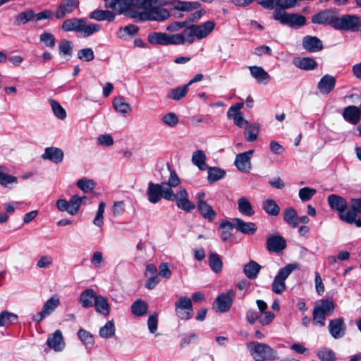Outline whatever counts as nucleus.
I'll list each match as a JSON object with an SVG mask.
<instances>
[{
  "label": "nucleus",
  "instance_id": "1",
  "mask_svg": "<svg viewBox=\"0 0 361 361\" xmlns=\"http://www.w3.org/2000/svg\"><path fill=\"white\" fill-rule=\"evenodd\" d=\"M105 7L116 11L139 20L164 21L169 18L168 10L162 8L169 6L172 9L191 11L197 9L200 4L197 1H182L180 0H104Z\"/></svg>",
  "mask_w": 361,
  "mask_h": 361
},
{
  "label": "nucleus",
  "instance_id": "2",
  "mask_svg": "<svg viewBox=\"0 0 361 361\" xmlns=\"http://www.w3.org/2000/svg\"><path fill=\"white\" fill-rule=\"evenodd\" d=\"M180 183V180L175 171L170 172L167 181L161 183L149 182L147 190L148 200L152 203H157L161 199L176 203H190L186 189L177 188Z\"/></svg>",
  "mask_w": 361,
  "mask_h": 361
},
{
  "label": "nucleus",
  "instance_id": "3",
  "mask_svg": "<svg viewBox=\"0 0 361 361\" xmlns=\"http://www.w3.org/2000/svg\"><path fill=\"white\" fill-rule=\"evenodd\" d=\"M246 346L255 361H273L278 359L277 351L264 343L249 341Z\"/></svg>",
  "mask_w": 361,
  "mask_h": 361
},
{
  "label": "nucleus",
  "instance_id": "4",
  "mask_svg": "<svg viewBox=\"0 0 361 361\" xmlns=\"http://www.w3.org/2000/svg\"><path fill=\"white\" fill-rule=\"evenodd\" d=\"M215 23L208 20L200 25H191L185 29V34L189 39V44L195 42V38L202 39L207 37L214 29Z\"/></svg>",
  "mask_w": 361,
  "mask_h": 361
},
{
  "label": "nucleus",
  "instance_id": "5",
  "mask_svg": "<svg viewBox=\"0 0 361 361\" xmlns=\"http://www.w3.org/2000/svg\"><path fill=\"white\" fill-rule=\"evenodd\" d=\"M273 18L281 24L295 29L301 27L306 23V18L304 16L298 13H288L278 8L274 11Z\"/></svg>",
  "mask_w": 361,
  "mask_h": 361
},
{
  "label": "nucleus",
  "instance_id": "6",
  "mask_svg": "<svg viewBox=\"0 0 361 361\" xmlns=\"http://www.w3.org/2000/svg\"><path fill=\"white\" fill-rule=\"evenodd\" d=\"M296 268L297 264H288L279 270L271 283V289L274 293L281 294L286 289V279Z\"/></svg>",
  "mask_w": 361,
  "mask_h": 361
},
{
  "label": "nucleus",
  "instance_id": "7",
  "mask_svg": "<svg viewBox=\"0 0 361 361\" xmlns=\"http://www.w3.org/2000/svg\"><path fill=\"white\" fill-rule=\"evenodd\" d=\"M360 17L355 15L337 16L335 30L345 31H359Z\"/></svg>",
  "mask_w": 361,
  "mask_h": 361
},
{
  "label": "nucleus",
  "instance_id": "8",
  "mask_svg": "<svg viewBox=\"0 0 361 361\" xmlns=\"http://www.w3.org/2000/svg\"><path fill=\"white\" fill-rule=\"evenodd\" d=\"M175 312L179 319L182 320L190 319L193 312L191 300L186 296L180 297L175 302Z\"/></svg>",
  "mask_w": 361,
  "mask_h": 361
},
{
  "label": "nucleus",
  "instance_id": "9",
  "mask_svg": "<svg viewBox=\"0 0 361 361\" xmlns=\"http://www.w3.org/2000/svg\"><path fill=\"white\" fill-rule=\"evenodd\" d=\"M338 11L334 9H325L312 16L311 21L314 24L328 25L335 28Z\"/></svg>",
  "mask_w": 361,
  "mask_h": 361
},
{
  "label": "nucleus",
  "instance_id": "10",
  "mask_svg": "<svg viewBox=\"0 0 361 361\" xmlns=\"http://www.w3.org/2000/svg\"><path fill=\"white\" fill-rule=\"evenodd\" d=\"M235 294V291L232 289L228 290L226 293L220 294L214 304L216 311L221 313L228 312L232 306Z\"/></svg>",
  "mask_w": 361,
  "mask_h": 361
},
{
  "label": "nucleus",
  "instance_id": "11",
  "mask_svg": "<svg viewBox=\"0 0 361 361\" xmlns=\"http://www.w3.org/2000/svg\"><path fill=\"white\" fill-rule=\"evenodd\" d=\"M333 209H336L339 212L340 219L348 223L353 224L357 216V210L355 204L348 208V204H330Z\"/></svg>",
  "mask_w": 361,
  "mask_h": 361
},
{
  "label": "nucleus",
  "instance_id": "12",
  "mask_svg": "<svg viewBox=\"0 0 361 361\" xmlns=\"http://www.w3.org/2000/svg\"><path fill=\"white\" fill-rule=\"evenodd\" d=\"M253 153L254 150L250 149L236 155L234 164L240 171L243 173H249L250 171L252 168L250 159Z\"/></svg>",
  "mask_w": 361,
  "mask_h": 361
},
{
  "label": "nucleus",
  "instance_id": "13",
  "mask_svg": "<svg viewBox=\"0 0 361 361\" xmlns=\"http://www.w3.org/2000/svg\"><path fill=\"white\" fill-rule=\"evenodd\" d=\"M328 329L334 338L338 339L345 334L346 326L342 318H336L329 321Z\"/></svg>",
  "mask_w": 361,
  "mask_h": 361
},
{
  "label": "nucleus",
  "instance_id": "14",
  "mask_svg": "<svg viewBox=\"0 0 361 361\" xmlns=\"http://www.w3.org/2000/svg\"><path fill=\"white\" fill-rule=\"evenodd\" d=\"M302 45L309 53H314L324 49L322 41L316 36L306 35L302 38Z\"/></svg>",
  "mask_w": 361,
  "mask_h": 361
},
{
  "label": "nucleus",
  "instance_id": "15",
  "mask_svg": "<svg viewBox=\"0 0 361 361\" xmlns=\"http://www.w3.org/2000/svg\"><path fill=\"white\" fill-rule=\"evenodd\" d=\"M79 6L78 0H63L56 11V18L57 19L63 18L67 14H70Z\"/></svg>",
  "mask_w": 361,
  "mask_h": 361
},
{
  "label": "nucleus",
  "instance_id": "16",
  "mask_svg": "<svg viewBox=\"0 0 361 361\" xmlns=\"http://www.w3.org/2000/svg\"><path fill=\"white\" fill-rule=\"evenodd\" d=\"M47 344L55 351H61L65 347V342L61 331L56 330L52 334H50L47 338Z\"/></svg>",
  "mask_w": 361,
  "mask_h": 361
},
{
  "label": "nucleus",
  "instance_id": "17",
  "mask_svg": "<svg viewBox=\"0 0 361 361\" xmlns=\"http://www.w3.org/2000/svg\"><path fill=\"white\" fill-rule=\"evenodd\" d=\"M232 221L236 231L243 234L253 235L257 231V226L252 222H245L239 218H233Z\"/></svg>",
  "mask_w": 361,
  "mask_h": 361
},
{
  "label": "nucleus",
  "instance_id": "18",
  "mask_svg": "<svg viewBox=\"0 0 361 361\" xmlns=\"http://www.w3.org/2000/svg\"><path fill=\"white\" fill-rule=\"evenodd\" d=\"M286 247L285 239L280 235H273L267 238V248L273 252H280Z\"/></svg>",
  "mask_w": 361,
  "mask_h": 361
},
{
  "label": "nucleus",
  "instance_id": "19",
  "mask_svg": "<svg viewBox=\"0 0 361 361\" xmlns=\"http://www.w3.org/2000/svg\"><path fill=\"white\" fill-rule=\"evenodd\" d=\"M343 117L346 121L357 124L361 118V109L354 105L348 106L343 109Z\"/></svg>",
  "mask_w": 361,
  "mask_h": 361
},
{
  "label": "nucleus",
  "instance_id": "20",
  "mask_svg": "<svg viewBox=\"0 0 361 361\" xmlns=\"http://www.w3.org/2000/svg\"><path fill=\"white\" fill-rule=\"evenodd\" d=\"M336 78L330 75H324L317 84V89L322 94H329L336 85Z\"/></svg>",
  "mask_w": 361,
  "mask_h": 361
},
{
  "label": "nucleus",
  "instance_id": "21",
  "mask_svg": "<svg viewBox=\"0 0 361 361\" xmlns=\"http://www.w3.org/2000/svg\"><path fill=\"white\" fill-rule=\"evenodd\" d=\"M63 152L61 149L49 147L45 149L44 153L42 155V157L44 160L47 159L55 164H59L63 161Z\"/></svg>",
  "mask_w": 361,
  "mask_h": 361
},
{
  "label": "nucleus",
  "instance_id": "22",
  "mask_svg": "<svg viewBox=\"0 0 361 361\" xmlns=\"http://www.w3.org/2000/svg\"><path fill=\"white\" fill-rule=\"evenodd\" d=\"M293 64L298 68L305 71H312L318 67L317 62L311 57H297L293 59Z\"/></svg>",
  "mask_w": 361,
  "mask_h": 361
},
{
  "label": "nucleus",
  "instance_id": "23",
  "mask_svg": "<svg viewBox=\"0 0 361 361\" xmlns=\"http://www.w3.org/2000/svg\"><path fill=\"white\" fill-rule=\"evenodd\" d=\"M97 295L92 288H87L83 290L80 295L79 300L84 308H88L93 306Z\"/></svg>",
  "mask_w": 361,
  "mask_h": 361
},
{
  "label": "nucleus",
  "instance_id": "24",
  "mask_svg": "<svg viewBox=\"0 0 361 361\" xmlns=\"http://www.w3.org/2000/svg\"><path fill=\"white\" fill-rule=\"evenodd\" d=\"M82 25H83V18H72L63 22L61 29L65 32H80Z\"/></svg>",
  "mask_w": 361,
  "mask_h": 361
},
{
  "label": "nucleus",
  "instance_id": "25",
  "mask_svg": "<svg viewBox=\"0 0 361 361\" xmlns=\"http://www.w3.org/2000/svg\"><path fill=\"white\" fill-rule=\"evenodd\" d=\"M90 19L97 21L107 20L111 22L115 19V14L109 10L96 9L92 11L89 16Z\"/></svg>",
  "mask_w": 361,
  "mask_h": 361
},
{
  "label": "nucleus",
  "instance_id": "26",
  "mask_svg": "<svg viewBox=\"0 0 361 361\" xmlns=\"http://www.w3.org/2000/svg\"><path fill=\"white\" fill-rule=\"evenodd\" d=\"M93 305L98 313L105 317L109 314L110 307L106 298L97 295Z\"/></svg>",
  "mask_w": 361,
  "mask_h": 361
},
{
  "label": "nucleus",
  "instance_id": "27",
  "mask_svg": "<svg viewBox=\"0 0 361 361\" xmlns=\"http://www.w3.org/2000/svg\"><path fill=\"white\" fill-rule=\"evenodd\" d=\"M113 106L117 112L123 115L130 114L132 111L131 106L126 102L123 97H115L113 100Z\"/></svg>",
  "mask_w": 361,
  "mask_h": 361
},
{
  "label": "nucleus",
  "instance_id": "28",
  "mask_svg": "<svg viewBox=\"0 0 361 361\" xmlns=\"http://www.w3.org/2000/svg\"><path fill=\"white\" fill-rule=\"evenodd\" d=\"M261 266L253 260H250L247 263L243 268V272L245 275L250 279H255L260 270Z\"/></svg>",
  "mask_w": 361,
  "mask_h": 361
},
{
  "label": "nucleus",
  "instance_id": "29",
  "mask_svg": "<svg viewBox=\"0 0 361 361\" xmlns=\"http://www.w3.org/2000/svg\"><path fill=\"white\" fill-rule=\"evenodd\" d=\"M189 44V39L187 35L185 34V30L181 33L177 34H167V45H180V44Z\"/></svg>",
  "mask_w": 361,
  "mask_h": 361
},
{
  "label": "nucleus",
  "instance_id": "30",
  "mask_svg": "<svg viewBox=\"0 0 361 361\" xmlns=\"http://www.w3.org/2000/svg\"><path fill=\"white\" fill-rule=\"evenodd\" d=\"M35 13L33 10L29 9L20 13L15 17L14 24L16 25H25L30 21L35 20Z\"/></svg>",
  "mask_w": 361,
  "mask_h": 361
},
{
  "label": "nucleus",
  "instance_id": "31",
  "mask_svg": "<svg viewBox=\"0 0 361 361\" xmlns=\"http://www.w3.org/2000/svg\"><path fill=\"white\" fill-rule=\"evenodd\" d=\"M147 304L142 299L136 300L131 305V312L136 317H141L146 314L147 312Z\"/></svg>",
  "mask_w": 361,
  "mask_h": 361
},
{
  "label": "nucleus",
  "instance_id": "32",
  "mask_svg": "<svg viewBox=\"0 0 361 361\" xmlns=\"http://www.w3.org/2000/svg\"><path fill=\"white\" fill-rule=\"evenodd\" d=\"M249 69L252 76L259 82L269 79V75L261 66H250Z\"/></svg>",
  "mask_w": 361,
  "mask_h": 361
},
{
  "label": "nucleus",
  "instance_id": "33",
  "mask_svg": "<svg viewBox=\"0 0 361 361\" xmlns=\"http://www.w3.org/2000/svg\"><path fill=\"white\" fill-rule=\"evenodd\" d=\"M209 265L214 273H220L223 267V263L220 256L216 253L210 252L209 255Z\"/></svg>",
  "mask_w": 361,
  "mask_h": 361
},
{
  "label": "nucleus",
  "instance_id": "34",
  "mask_svg": "<svg viewBox=\"0 0 361 361\" xmlns=\"http://www.w3.org/2000/svg\"><path fill=\"white\" fill-rule=\"evenodd\" d=\"M188 90L189 87L187 84L175 89H171L169 90L167 97L173 100L178 101L187 94Z\"/></svg>",
  "mask_w": 361,
  "mask_h": 361
},
{
  "label": "nucleus",
  "instance_id": "35",
  "mask_svg": "<svg viewBox=\"0 0 361 361\" xmlns=\"http://www.w3.org/2000/svg\"><path fill=\"white\" fill-rule=\"evenodd\" d=\"M116 327L114 320L108 321L103 326L99 329V336L105 339L110 338L115 335Z\"/></svg>",
  "mask_w": 361,
  "mask_h": 361
},
{
  "label": "nucleus",
  "instance_id": "36",
  "mask_svg": "<svg viewBox=\"0 0 361 361\" xmlns=\"http://www.w3.org/2000/svg\"><path fill=\"white\" fill-rule=\"evenodd\" d=\"M316 309L322 310V312L329 317L333 314L335 309V304L331 299H323L320 304L314 307Z\"/></svg>",
  "mask_w": 361,
  "mask_h": 361
},
{
  "label": "nucleus",
  "instance_id": "37",
  "mask_svg": "<svg viewBox=\"0 0 361 361\" xmlns=\"http://www.w3.org/2000/svg\"><path fill=\"white\" fill-rule=\"evenodd\" d=\"M59 303V298L57 296H52L44 303L42 311L47 317L56 310Z\"/></svg>",
  "mask_w": 361,
  "mask_h": 361
},
{
  "label": "nucleus",
  "instance_id": "38",
  "mask_svg": "<svg viewBox=\"0 0 361 361\" xmlns=\"http://www.w3.org/2000/svg\"><path fill=\"white\" fill-rule=\"evenodd\" d=\"M207 179L209 183H214L224 178L226 171L218 167H209L208 169Z\"/></svg>",
  "mask_w": 361,
  "mask_h": 361
},
{
  "label": "nucleus",
  "instance_id": "39",
  "mask_svg": "<svg viewBox=\"0 0 361 361\" xmlns=\"http://www.w3.org/2000/svg\"><path fill=\"white\" fill-rule=\"evenodd\" d=\"M220 228L222 229L221 238L223 241H227L232 235L231 231L234 228L233 221L231 222L228 220H223L220 223Z\"/></svg>",
  "mask_w": 361,
  "mask_h": 361
},
{
  "label": "nucleus",
  "instance_id": "40",
  "mask_svg": "<svg viewBox=\"0 0 361 361\" xmlns=\"http://www.w3.org/2000/svg\"><path fill=\"white\" fill-rule=\"evenodd\" d=\"M167 33L152 32L148 35V41L152 44H160L166 46Z\"/></svg>",
  "mask_w": 361,
  "mask_h": 361
},
{
  "label": "nucleus",
  "instance_id": "41",
  "mask_svg": "<svg viewBox=\"0 0 361 361\" xmlns=\"http://www.w3.org/2000/svg\"><path fill=\"white\" fill-rule=\"evenodd\" d=\"M206 156L202 150L195 151L192 154V161L200 170H204L206 167Z\"/></svg>",
  "mask_w": 361,
  "mask_h": 361
},
{
  "label": "nucleus",
  "instance_id": "42",
  "mask_svg": "<svg viewBox=\"0 0 361 361\" xmlns=\"http://www.w3.org/2000/svg\"><path fill=\"white\" fill-rule=\"evenodd\" d=\"M259 131L258 124H250L245 128V136L248 142H254L257 140Z\"/></svg>",
  "mask_w": 361,
  "mask_h": 361
},
{
  "label": "nucleus",
  "instance_id": "43",
  "mask_svg": "<svg viewBox=\"0 0 361 361\" xmlns=\"http://www.w3.org/2000/svg\"><path fill=\"white\" fill-rule=\"evenodd\" d=\"M52 111L59 119L63 120L66 117V112L61 105L53 99H49Z\"/></svg>",
  "mask_w": 361,
  "mask_h": 361
},
{
  "label": "nucleus",
  "instance_id": "44",
  "mask_svg": "<svg viewBox=\"0 0 361 361\" xmlns=\"http://www.w3.org/2000/svg\"><path fill=\"white\" fill-rule=\"evenodd\" d=\"M198 211L201 215L210 221H213L216 216V212L209 204H198Z\"/></svg>",
  "mask_w": 361,
  "mask_h": 361
},
{
  "label": "nucleus",
  "instance_id": "45",
  "mask_svg": "<svg viewBox=\"0 0 361 361\" xmlns=\"http://www.w3.org/2000/svg\"><path fill=\"white\" fill-rule=\"evenodd\" d=\"M284 221L295 228L298 225V216L296 212L291 207L286 208L283 215Z\"/></svg>",
  "mask_w": 361,
  "mask_h": 361
},
{
  "label": "nucleus",
  "instance_id": "46",
  "mask_svg": "<svg viewBox=\"0 0 361 361\" xmlns=\"http://www.w3.org/2000/svg\"><path fill=\"white\" fill-rule=\"evenodd\" d=\"M318 357L322 361H336V357L335 353L327 348H323L317 353Z\"/></svg>",
  "mask_w": 361,
  "mask_h": 361
},
{
  "label": "nucleus",
  "instance_id": "47",
  "mask_svg": "<svg viewBox=\"0 0 361 361\" xmlns=\"http://www.w3.org/2000/svg\"><path fill=\"white\" fill-rule=\"evenodd\" d=\"M95 185V183L92 179L86 178L79 179L77 182L78 188L85 192L92 191L94 188Z\"/></svg>",
  "mask_w": 361,
  "mask_h": 361
},
{
  "label": "nucleus",
  "instance_id": "48",
  "mask_svg": "<svg viewBox=\"0 0 361 361\" xmlns=\"http://www.w3.org/2000/svg\"><path fill=\"white\" fill-rule=\"evenodd\" d=\"M59 54L63 56H71L73 51V43L66 39L60 41L59 44Z\"/></svg>",
  "mask_w": 361,
  "mask_h": 361
},
{
  "label": "nucleus",
  "instance_id": "49",
  "mask_svg": "<svg viewBox=\"0 0 361 361\" xmlns=\"http://www.w3.org/2000/svg\"><path fill=\"white\" fill-rule=\"evenodd\" d=\"M18 316L12 312L3 311L0 313V326H4L16 321Z\"/></svg>",
  "mask_w": 361,
  "mask_h": 361
},
{
  "label": "nucleus",
  "instance_id": "50",
  "mask_svg": "<svg viewBox=\"0 0 361 361\" xmlns=\"http://www.w3.org/2000/svg\"><path fill=\"white\" fill-rule=\"evenodd\" d=\"M101 26L98 24H86V20L83 18V25L81 26L80 32L83 33L84 37H89L93 33L99 31Z\"/></svg>",
  "mask_w": 361,
  "mask_h": 361
},
{
  "label": "nucleus",
  "instance_id": "51",
  "mask_svg": "<svg viewBox=\"0 0 361 361\" xmlns=\"http://www.w3.org/2000/svg\"><path fill=\"white\" fill-rule=\"evenodd\" d=\"M39 41L50 49H53L55 47L56 39L54 36L49 32H43L39 36Z\"/></svg>",
  "mask_w": 361,
  "mask_h": 361
},
{
  "label": "nucleus",
  "instance_id": "52",
  "mask_svg": "<svg viewBox=\"0 0 361 361\" xmlns=\"http://www.w3.org/2000/svg\"><path fill=\"white\" fill-rule=\"evenodd\" d=\"M78 336L84 345L91 346L94 344V337L90 332L80 329L78 331Z\"/></svg>",
  "mask_w": 361,
  "mask_h": 361
},
{
  "label": "nucleus",
  "instance_id": "53",
  "mask_svg": "<svg viewBox=\"0 0 361 361\" xmlns=\"http://www.w3.org/2000/svg\"><path fill=\"white\" fill-rule=\"evenodd\" d=\"M78 58L82 61H92L94 58V51L91 48L82 49L78 51Z\"/></svg>",
  "mask_w": 361,
  "mask_h": 361
},
{
  "label": "nucleus",
  "instance_id": "54",
  "mask_svg": "<svg viewBox=\"0 0 361 361\" xmlns=\"http://www.w3.org/2000/svg\"><path fill=\"white\" fill-rule=\"evenodd\" d=\"M317 190L309 187H305L299 190V197L302 202H307L316 194Z\"/></svg>",
  "mask_w": 361,
  "mask_h": 361
},
{
  "label": "nucleus",
  "instance_id": "55",
  "mask_svg": "<svg viewBox=\"0 0 361 361\" xmlns=\"http://www.w3.org/2000/svg\"><path fill=\"white\" fill-rule=\"evenodd\" d=\"M312 314L314 324L319 325L320 326L325 325V320L327 316L322 312V310L314 307Z\"/></svg>",
  "mask_w": 361,
  "mask_h": 361
},
{
  "label": "nucleus",
  "instance_id": "56",
  "mask_svg": "<svg viewBox=\"0 0 361 361\" xmlns=\"http://www.w3.org/2000/svg\"><path fill=\"white\" fill-rule=\"evenodd\" d=\"M139 30L137 26L135 25H129L124 27H121L118 31V37L122 38L125 36V34H128L130 35H135Z\"/></svg>",
  "mask_w": 361,
  "mask_h": 361
},
{
  "label": "nucleus",
  "instance_id": "57",
  "mask_svg": "<svg viewBox=\"0 0 361 361\" xmlns=\"http://www.w3.org/2000/svg\"><path fill=\"white\" fill-rule=\"evenodd\" d=\"M161 121L166 126L173 127L178 123V118L176 115V114L170 112L164 115L161 118Z\"/></svg>",
  "mask_w": 361,
  "mask_h": 361
},
{
  "label": "nucleus",
  "instance_id": "58",
  "mask_svg": "<svg viewBox=\"0 0 361 361\" xmlns=\"http://www.w3.org/2000/svg\"><path fill=\"white\" fill-rule=\"evenodd\" d=\"M244 106L243 102L236 103L233 105H232L228 112H227V116L229 118H233L234 119V117L242 114L240 112V109Z\"/></svg>",
  "mask_w": 361,
  "mask_h": 361
},
{
  "label": "nucleus",
  "instance_id": "59",
  "mask_svg": "<svg viewBox=\"0 0 361 361\" xmlns=\"http://www.w3.org/2000/svg\"><path fill=\"white\" fill-rule=\"evenodd\" d=\"M17 182V178L16 176L5 173L0 168V184L6 186L10 183Z\"/></svg>",
  "mask_w": 361,
  "mask_h": 361
},
{
  "label": "nucleus",
  "instance_id": "60",
  "mask_svg": "<svg viewBox=\"0 0 361 361\" xmlns=\"http://www.w3.org/2000/svg\"><path fill=\"white\" fill-rule=\"evenodd\" d=\"M61 212H67L71 215H75L80 209V204H56Z\"/></svg>",
  "mask_w": 361,
  "mask_h": 361
},
{
  "label": "nucleus",
  "instance_id": "61",
  "mask_svg": "<svg viewBox=\"0 0 361 361\" xmlns=\"http://www.w3.org/2000/svg\"><path fill=\"white\" fill-rule=\"evenodd\" d=\"M300 4L299 0H279V8L281 11L289 9Z\"/></svg>",
  "mask_w": 361,
  "mask_h": 361
},
{
  "label": "nucleus",
  "instance_id": "62",
  "mask_svg": "<svg viewBox=\"0 0 361 361\" xmlns=\"http://www.w3.org/2000/svg\"><path fill=\"white\" fill-rule=\"evenodd\" d=\"M53 264V258L50 255L42 256L37 263V267L39 269H44L49 267Z\"/></svg>",
  "mask_w": 361,
  "mask_h": 361
},
{
  "label": "nucleus",
  "instance_id": "63",
  "mask_svg": "<svg viewBox=\"0 0 361 361\" xmlns=\"http://www.w3.org/2000/svg\"><path fill=\"white\" fill-rule=\"evenodd\" d=\"M104 206L105 204H99L96 216L93 220V224L98 227L102 226L104 224L103 214L104 212Z\"/></svg>",
  "mask_w": 361,
  "mask_h": 361
},
{
  "label": "nucleus",
  "instance_id": "64",
  "mask_svg": "<svg viewBox=\"0 0 361 361\" xmlns=\"http://www.w3.org/2000/svg\"><path fill=\"white\" fill-rule=\"evenodd\" d=\"M188 22L185 20L182 22H173L171 23L168 27H166V30L170 32H177L180 30L182 28H186L188 27Z\"/></svg>",
  "mask_w": 361,
  "mask_h": 361
}]
</instances>
